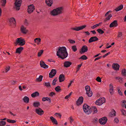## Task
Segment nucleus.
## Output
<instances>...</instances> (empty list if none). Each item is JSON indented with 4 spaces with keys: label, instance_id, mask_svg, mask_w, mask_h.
<instances>
[{
    "label": "nucleus",
    "instance_id": "60",
    "mask_svg": "<svg viewBox=\"0 0 126 126\" xmlns=\"http://www.w3.org/2000/svg\"><path fill=\"white\" fill-rule=\"evenodd\" d=\"M110 53V52H109L106 53L104 55H103V58H105L106 56H107V55H108Z\"/></svg>",
    "mask_w": 126,
    "mask_h": 126
},
{
    "label": "nucleus",
    "instance_id": "39",
    "mask_svg": "<svg viewBox=\"0 0 126 126\" xmlns=\"http://www.w3.org/2000/svg\"><path fill=\"white\" fill-rule=\"evenodd\" d=\"M121 111L123 115L124 116L126 115V111L125 110L122 109H121Z\"/></svg>",
    "mask_w": 126,
    "mask_h": 126
},
{
    "label": "nucleus",
    "instance_id": "19",
    "mask_svg": "<svg viewBox=\"0 0 126 126\" xmlns=\"http://www.w3.org/2000/svg\"><path fill=\"white\" fill-rule=\"evenodd\" d=\"M88 50L87 47L85 45L83 46L81 48V51L82 53H85L87 52Z\"/></svg>",
    "mask_w": 126,
    "mask_h": 126
},
{
    "label": "nucleus",
    "instance_id": "48",
    "mask_svg": "<svg viewBox=\"0 0 126 126\" xmlns=\"http://www.w3.org/2000/svg\"><path fill=\"white\" fill-rule=\"evenodd\" d=\"M57 80V78H55L53 80L52 84L53 85H55L56 84V82Z\"/></svg>",
    "mask_w": 126,
    "mask_h": 126
},
{
    "label": "nucleus",
    "instance_id": "29",
    "mask_svg": "<svg viewBox=\"0 0 126 126\" xmlns=\"http://www.w3.org/2000/svg\"><path fill=\"white\" fill-rule=\"evenodd\" d=\"M123 5H121L118 7L117 8H116L115 9V10L117 12L118 11L121 10L123 8Z\"/></svg>",
    "mask_w": 126,
    "mask_h": 126
},
{
    "label": "nucleus",
    "instance_id": "59",
    "mask_svg": "<svg viewBox=\"0 0 126 126\" xmlns=\"http://www.w3.org/2000/svg\"><path fill=\"white\" fill-rule=\"evenodd\" d=\"M47 98H48V99L49 97H44L42 98V100L43 101H45L46 100H47L46 99Z\"/></svg>",
    "mask_w": 126,
    "mask_h": 126
},
{
    "label": "nucleus",
    "instance_id": "27",
    "mask_svg": "<svg viewBox=\"0 0 126 126\" xmlns=\"http://www.w3.org/2000/svg\"><path fill=\"white\" fill-rule=\"evenodd\" d=\"M110 92L111 94H113V87L112 85L111 84H110Z\"/></svg>",
    "mask_w": 126,
    "mask_h": 126
},
{
    "label": "nucleus",
    "instance_id": "51",
    "mask_svg": "<svg viewBox=\"0 0 126 126\" xmlns=\"http://www.w3.org/2000/svg\"><path fill=\"white\" fill-rule=\"evenodd\" d=\"M37 40L38 42H40L41 41V39L39 38H36L34 40V42L35 43H36V40Z\"/></svg>",
    "mask_w": 126,
    "mask_h": 126
},
{
    "label": "nucleus",
    "instance_id": "4",
    "mask_svg": "<svg viewBox=\"0 0 126 126\" xmlns=\"http://www.w3.org/2000/svg\"><path fill=\"white\" fill-rule=\"evenodd\" d=\"M83 108L84 111L87 114H89L91 113L90 108L89 106L86 104H84L83 106Z\"/></svg>",
    "mask_w": 126,
    "mask_h": 126
},
{
    "label": "nucleus",
    "instance_id": "28",
    "mask_svg": "<svg viewBox=\"0 0 126 126\" xmlns=\"http://www.w3.org/2000/svg\"><path fill=\"white\" fill-rule=\"evenodd\" d=\"M33 105L34 107H38L40 105V104L38 102H35L34 103Z\"/></svg>",
    "mask_w": 126,
    "mask_h": 126
},
{
    "label": "nucleus",
    "instance_id": "3",
    "mask_svg": "<svg viewBox=\"0 0 126 126\" xmlns=\"http://www.w3.org/2000/svg\"><path fill=\"white\" fill-rule=\"evenodd\" d=\"M16 41V42L15 43L16 45L18 44L19 45L23 46L25 44V42L24 39L21 37L17 38Z\"/></svg>",
    "mask_w": 126,
    "mask_h": 126
},
{
    "label": "nucleus",
    "instance_id": "34",
    "mask_svg": "<svg viewBox=\"0 0 126 126\" xmlns=\"http://www.w3.org/2000/svg\"><path fill=\"white\" fill-rule=\"evenodd\" d=\"M85 89L86 91V92H88L89 91H90V88L88 86H86L85 87Z\"/></svg>",
    "mask_w": 126,
    "mask_h": 126
},
{
    "label": "nucleus",
    "instance_id": "13",
    "mask_svg": "<svg viewBox=\"0 0 126 126\" xmlns=\"http://www.w3.org/2000/svg\"><path fill=\"white\" fill-rule=\"evenodd\" d=\"M98 40V38L96 36H93L90 38L89 40V42L91 43L93 42H95Z\"/></svg>",
    "mask_w": 126,
    "mask_h": 126
},
{
    "label": "nucleus",
    "instance_id": "54",
    "mask_svg": "<svg viewBox=\"0 0 126 126\" xmlns=\"http://www.w3.org/2000/svg\"><path fill=\"white\" fill-rule=\"evenodd\" d=\"M126 104V101L125 100H123L122 101V106L123 107H124L125 106Z\"/></svg>",
    "mask_w": 126,
    "mask_h": 126
},
{
    "label": "nucleus",
    "instance_id": "25",
    "mask_svg": "<svg viewBox=\"0 0 126 126\" xmlns=\"http://www.w3.org/2000/svg\"><path fill=\"white\" fill-rule=\"evenodd\" d=\"M23 100L24 102L26 103H28L29 102V99L28 97L26 96L23 98Z\"/></svg>",
    "mask_w": 126,
    "mask_h": 126
},
{
    "label": "nucleus",
    "instance_id": "30",
    "mask_svg": "<svg viewBox=\"0 0 126 126\" xmlns=\"http://www.w3.org/2000/svg\"><path fill=\"white\" fill-rule=\"evenodd\" d=\"M112 16V15L111 14L109 15L108 17H107L106 19L104 20V21L105 22H106L108 20H110V17Z\"/></svg>",
    "mask_w": 126,
    "mask_h": 126
},
{
    "label": "nucleus",
    "instance_id": "23",
    "mask_svg": "<svg viewBox=\"0 0 126 126\" xmlns=\"http://www.w3.org/2000/svg\"><path fill=\"white\" fill-rule=\"evenodd\" d=\"M46 2L49 6H51L52 3V0H46Z\"/></svg>",
    "mask_w": 126,
    "mask_h": 126
},
{
    "label": "nucleus",
    "instance_id": "1",
    "mask_svg": "<svg viewBox=\"0 0 126 126\" xmlns=\"http://www.w3.org/2000/svg\"><path fill=\"white\" fill-rule=\"evenodd\" d=\"M68 55V54L65 47H59V49L57 52V56L62 59H63L67 57Z\"/></svg>",
    "mask_w": 126,
    "mask_h": 126
},
{
    "label": "nucleus",
    "instance_id": "45",
    "mask_svg": "<svg viewBox=\"0 0 126 126\" xmlns=\"http://www.w3.org/2000/svg\"><path fill=\"white\" fill-rule=\"evenodd\" d=\"M72 49L74 52H75L77 50V48L76 46H72Z\"/></svg>",
    "mask_w": 126,
    "mask_h": 126
},
{
    "label": "nucleus",
    "instance_id": "64",
    "mask_svg": "<svg viewBox=\"0 0 126 126\" xmlns=\"http://www.w3.org/2000/svg\"><path fill=\"white\" fill-rule=\"evenodd\" d=\"M102 56H100V57H97V58H96L94 60V61H96L98 60H99L100 59L101 57H102Z\"/></svg>",
    "mask_w": 126,
    "mask_h": 126
},
{
    "label": "nucleus",
    "instance_id": "44",
    "mask_svg": "<svg viewBox=\"0 0 126 126\" xmlns=\"http://www.w3.org/2000/svg\"><path fill=\"white\" fill-rule=\"evenodd\" d=\"M6 122L4 121H0V126H3L5 125Z\"/></svg>",
    "mask_w": 126,
    "mask_h": 126
},
{
    "label": "nucleus",
    "instance_id": "38",
    "mask_svg": "<svg viewBox=\"0 0 126 126\" xmlns=\"http://www.w3.org/2000/svg\"><path fill=\"white\" fill-rule=\"evenodd\" d=\"M55 90L57 92H59L61 90L60 87L59 86H57L55 88Z\"/></svg>",
    "mask_w": 126,
    "mask_h": 126
},
{
    "label": "nucleus",
    "instance_id": "7",
    "mask_svg": "<svg viewBox=\"0 0 126 126\" xmlns=\"http://www.w3.org/2000/svg\"><path fill=\"white\" fill-rule=\"evenodd\" d=\"M34 9V6L33 4H31L28 6V12L29 13H31L33 12Z\"/></svg>",
    "mask_w": 126,
    "mask_h": 126
},
{
    "label": "nucleus",
    "instance_id": "46",
    "mask_svg": "<svg viewBox=\"0 0 126 126\" xmlns=\"http://www.w3.org/2000/svg\"><path fill=\"white\" fill-rule=\"evenodd\" d=\"M92 109L93 110L94 113H96L97 112V110L96 107L95 106H93L92 107Z\"/></svg>",
    "mask_w": 126,
    "mask_h": 126
},
{
    "label": "nucleus",
    "instance_id": "21",
    "mask_svg": "<svg viewBox=\"0 0 126 126\" xmlns=\"http://www.w3.org/2000/svg\"><path fill=\"white\" fill-rule=\"evenodd\" d=\"M64 76L63 74L60 75L59 77V82H61L63 81L64 80Z\"/></svg>",
    "mask_w": 126,
    "mask_h": 126
},
{
    "label": "nucleus",
    "instance_id": "55",
    "mask_svg": "<svg viewBox=\"0 0 126 126\" xmlns=\"http://www.w3.org/2000/svg\"><path fill=\"white\" fill-rule=\"evenodd\" d=\"M99 26V24H96L95 25H94V26H92L91 27V28H92V29H94L97 26Z\"/></svg>",
    "mask_w": 126,
    "mask_h": 126
},
{
    "label": "nucleus",
    "instance_id": "6",
    "mask_svg": "<svg viewBox=\"0 0 126 126\" xmlns=\"http://www.w3.org/2000/svg\"><path fill=\"white\" fill-rule=\"evenodd\" d=\"M105 99L104 97L99 98L95 102V104L98 105H101L105 102Z\"/></svg>",
    "mask_w": 126,
    "mask_h": 126
},
{
    "label": "nucleus",
    "instance_id": "35",
    "mask_svg": "<svg viewBox=\"0 0 126 126\" xmlns=\"http://www.w3.org/2000/svg\"><path fill=\"white\" fill-rule=\"evenodd\" d=\"M115 79L118 80V81L120 83L122 82V78L120 77H116Z\"/></svg>",
    "mask_w": 126,
    "mask_h": 126
},
{
    "label": "nucleus",
    "instance_id": "24",
    "mask_svg": "<svg viewBox=\"0 0 126 126\" xmlns=\"http://www.w3.org/2000/svg\"><path fill=\"white\" fill-rule=\"evenodd\" d=\"M50 118L53 123H54V124L56 125L58 124V122L53 117H50Z\"/></svg>",
    "mask_w": 126,
    "mask_h": 126
},
{
    "label": "nucleus",
    "instance_id": "15",
    "mask_svg": "<svg viewBox=\"0 0 126 126\" xmlns=\"http://www.w3.org/2000/svg\"><path fill=\"white\" fill-rule=\"evenodd\" d=\"M40 64L41 67L44 68H48V66L43 61H40Z\"/></svg>",
    "mask_w": 126,
    "mask_h": 126
},
{
    "label": "nucleus",
    "instance_id": "61",
    "mask_svg": "<svg viewBox=\"0 0 126 126\" xmlns=\"http://www.w3.org/2000/svg\"><path fill=\"white\" fill-rule=\"evenodd\" d=\"M114 122L116 123H117L119 122V120L118 118H116L114 120Z\"/></svg>",
    "mask_w": 126,
    "mask_h": 126
},
{
    "label": "nucleus",
    "instance_id": "17",
    "mask_svg": "<svg viewBox=\"0 0 126 126\" xmlns=\"http://www.w3.org/2000/svg\"><path fill=\"white\" fill-rule=\"evenodd\" d=\"M21 32L24 34H26L27 32V30L26 28L23 26H22L21 27Z\"/></svg>",
    "mask_w": 126,
    "mask_h": 126
},
{
    "label": "nucleus",
    "instance_id": "58",
    "mask_svg": "<svg viewBox=\"0 0 126 126\" xmlns=\"http://www.w3.org/2000/svg\"><path fill=\"white\" fill-rule=\"evenodd\" d=\"M45 85L47 87H49L50 86V84L49 82L45 83Z\"/></svg>",
    "mask_w": 126,
    "mask_h": 126
},
{
    "label": "nucleus",
    "instance_id": "10",
    "mask_svg": "<svg viewBox=\"0 0 126 126\" xmlns=\"http://www.w3.org/2000/svg\"><path fill=\"white\" fill-rule=\"evenodd\" d=\"M36 112L38 115H41L44 113V111L40 108L36 109H35Z\"/></svg>",
    "mask_w": 126,
    "mask_h": 126
},
{
    "label": "nucleus",
    "instance_id": "22",
    "mask_svg": "<svg viewBox=\"0 0 126 126\" xmlns=\"http://www.w3.org/2000/svg\"><path fill=\"white\" fill-rule=\"evenodd\" d=\"M23 47H20L17 48L16 50V53H20L23 50Z\"/></svg>",
    "mask_w": 126,
    "mask_h": 126
},
{
    "label": "nucleus",
    "instance_id": "33",
    "mask_svg": "<svg viewBox=\"0 0 126 126\" xmlns=\"http://www.w3.org/2000/svg\"><path fill=\"white\" fill-rule=\"evenodd\" d=\"M7 121L8 122L12 123H14L16 122L15 120H12L9 119H7Z\"/></svg>",
    "mask_w": 126,
    "mask_h": 126
},
{
    "label": "nucleus",
    "instance_id": "8",
    "mask_svg": "<svg viewBox=\"0 0 126 126\" xmlns=\"http://www.w3.org/2000/svg\"><path fill=\"white\" fill-rule=\"evenodd\" d=\"M86 27L85 25H83L82 26H79L78 27H75L74 28H72L71 29L76 31H79L83 29Z\"/></svg>",
    "mask_w": 126,
    "mask_h": 126
},
{
    "label": "nucleus",
    "instance_id": "43",
    "mask_svg": "<svg viewBox=\"0 0 126 126\" xmlns=\"http://www.w3.org/2000/svg\"><path fill=\"white\" fill-rule=\"evenodd\" d=\"M87 59V57L85 55H83L81 56L80 59H81L83 60H86Z\"/></svg>",
    "mask_w": 126,
    "mask_h": 126
},
{
    "label": "nucleus",
    "instance_id": "37",
    "mask_svg": "<svg viewBox=\"0 0 126 126\" xmlns=\"http://www.w3.org/2000/svg\"><path fill=\"white\" fill-rule=\"evenodd\" d=\"M43 50H40L38 52V56L39 57L41 56V55L43 53Z\"/></svg>",
    "mask_w": 126,
    "mask_h": 126
},
{
    "label": "nucleus",
    "instance_id": "63",
    "mask_svg": "<svg viewBox=\"0 0 126 126\" xmlns=\"http://www.w3.org/2000/svg\"><path fill=\"white\" fill-rule=\"evenodd\" d=\"M69 118L70 119V123H71L73 121V119L71 117H70Z\"/></svg>",
    "mask_w": 126,
    "mask_h": 126
},
{
    "label": "nucleus",
    "instance_id": "20",
    "mask_svg": "<svg viewBox=\"0 0 126 126\" xmlns=\"http://www.w3.org/2000/svg\"><path fill=\"white\" fill-rule=\"evenodd\" d=\"M71 63L69 61H66L64 63V66L65 67H68L71 65Z\"/></svg>",
    "mask_w": 126,
    "mask_h": 126
},
{
    "label": "nucleus",
    "instance_id": "57",
    "mask_svg": "<svg viewBox=\"0 0 126 126\" xmlns=\"http://www.w3.org/2000/svg\"><path fill=\"white\" fill-rule=\"evenodd\" d=\"M55 94V93L53 92H51L49 94V95L50 96H53Z\"/></svg>",
    "mask_w": 126,
    "mask_h": 126
},
{
    "label": "nucleus",
    "instance_id": "12",
    "mask_svg": "<svg viewBox=\"0 0 126 126\" xmlns=\"http://www.w3.org/2000/svg\"><path fill=\"white\" fill-rule=\"evenodd\" d=\"M83 98L82 96L79 97L78 100L77 101L76 103L78 105H81L83 102Z\"/></svg>",
    "mask_w": 126,
    "mask_h": 126
},
{
    "label": "nucleus",
    "instance_id": "47",
    "mask_svg": "<svg viewBox=\"0 0 126 126\" xmlns=\"http://www.w3.org/2000/svg\"><path fill=\"white\" fill-rule=\"evenodd\" d=\"M10 66H7L5 68V73H7V72L10 70Z\"/></svg>",
    "mask_w": 126,
    "mask_h": 126
},
{
    "label": "nucleus",
    "instance_id": "52",
    "mask_svg": "<svg viewBox=\"0 0 126 126\" xmlns=\"http://www.w3.org/2000/svg\"><path fill=\"white\" fill-rule=\"evenodd\" d=\"M29 24V22L27 20L25 19L24 23V25L26 26H27Z\"/></svg>",
    "mask_w": 126,
    "mask_h": 126
},
{
    "label": "nucleus",
    "instance_id": "26",
    "mask_svg": "<svg viewBox=\"0 0 126 126\" xmlns=\"http://www.w3.org/2000/svg\"><path fill=\"white\" fill-rule=\"evenodd\" d=\"M39 95V94L38 92H36L32 94L31 95V96L32 97H33L35 96H38Z\"/></svg>",
    "mask_w": 126,
    "mask_h": 126
},
{
    "label": "nucleus",
    "instance_id": "36",
    "mask_svg": "<svg viewBox=\"0 0 126 126\" xmlns=\"http://www.w3.org/2000/svg\"><path fill=\"white\" fill-rule=\"evenodd\" d=\"M43 78V76L41 75H40L38 78L36 79L38 81H40L42 80Z\"/></svg>",
    "mask_w": 126,
    "mask_h": 126
},
{
    "label": "nucleus",
    "instance_id": "56",
    "mask_svg": "<svg viewBox=\"0 0 126 126\" xmlns=\"http://www.w3.org/2000/svg\"><path fill=\"white\" fill-rule=\"evenodd\" d=\"M55 115L57 116L58 117L59 116L60 118L61 117V115L59 113H55Z\"/></svg>",
    "mask_w": 126,
    "mask_h": 126
},
{
    "label": "nucleus",
    "instance_id": "49",
    "mask_svg": "<svg viewBox=\"0 0 126 126\" xmlns=\"http://www.w3.org/2000/svg\"><path fill=\"white\" fill-rule=\"evenodd\" d=\"M68 41H69L71 44H74L75 42V41L73 40L70 39H68Z\"/></svg>",
    "mask_w": 126,
    "mask_h": 126
},
{
    "label": "nucleus",
    "instance_id": "14",
    "mask_svg": "<svg viewBox=\"0 0 126 126\" xmlns=\"http://www.w3.org/2000/svg\"><path fill=\"white\" fill-rule=\"evenodd\" d=\"M113 68L116 70H118L119 68V65L117 64L114 63L112 65Z\"/></svg>",
    "mask_w": 126,
    "mask_h": 126
},
{
    "label": "nucleus",
    "instance_id": "53",
    "mask_svg": "<svg viewBox=\"0 0 126 126\" xmlns=\"http://www.w3.org/2000/svg\"><path fill=\"white\" fill-rule=\"evenodd\" d=\"M96 80L98 82H101V79L100 78L98 77H97L96 79Z\"/></svg>",
    "mask_w": 126,
    "mask_h": 126
},
{
    "label": "nucleus",
    "instance_id": "32",
    "mask_svg": "<svg viewBox=\"0 0 126 126\" xmlns=\"http://www.w3.org/2000/svg\"><path fill=\"white\" fill-rule=\"evenodd\" d=\"M86 94L89 97H91L93 95L92 91H89L88 92H86Z\"/></svg>",
    "mask_w": 126,
    "mask_h": 126
},
{
    "label": "nucleus",
    "instance_id": "2",
    "mask_svg": "<svg viewBox=\"0 0 126 126\" xmlns=\"http://www.w3.org/2000/svg\"><path fill=\"white\" fill-rule=\"evenodd\" d=\"M63 8L62 7H58L54 9L51 12V14L53 16H56L62 13Z\"/></svg>",
    "mask_w": 126,
    "mask_h": 126
},
{
    "label": "nucleus",
    "instance_id": "18",
    "mask_svg": "<svg viewBox=\"0 0 126 126\" xmlns=\"http://www.w3.org/2000/svg\"><path fill=\"white\" fill-rule=\"evenodd\" d=\"M9 22L10 24H14L15 26L16 25V22L15 18L12 17L9 20Z\"/></svg>",
    "mask_w": 126,
    "mask_h": 126
},
{
    "label": "nucleus",
    "instance_id": "50",
    "mask_svg": "<svg viewBox=\"0 0 126 126\" xmlns=\"http://www.w3.org/2000/svg\"><path fill=\"white\" fill-rule=\"evenodd\" d=\"M82 65V64H79L78 66L77 67V71H76V73H77L79 70L80 67H81Z\"/></svg>",
    "mask_w": 126,
    "mask_h": 126
},
{
    "label": "nucleus",
    "instance_id": "40",
    "mask_svg": "<svg viewBox=\"0 0 126 126\" xmlns=\"http://www.w3.org/2000/svg\"><path fill=\"white\" fill-rule=\"evenodd\" d=\"M1 2L2 3V6H4L5 5V4L6 3V0H1Z\"/></svg>",
    "mask_w": 126,
    "mask_h": 126
},
{
    "label": "nucleus",
    "instance_id": "42",
    "mask_svg": "<svg viewBox=\"0 0 126 126\" xmlns=\"http://www.w3.org/2000/svg\"><path fill=\"white\" fill-rule=\"evenodd\" d=\"M122 74L123 76H125L126 74V70L125 69H124L122 71Z\"/></svg>",
    "mask_w": 126,
    "mask_h": 126
},
{
    "label": "nucleus",
    "instance_id": "41",
    "mask_svg": "<svg viewBox=\"0 0 126 126\" xmlns=\"http://www.w3.org/2000/svg\"><path fill=\"white\" fill-rule=\"evenodd\" d=\"M97 31L99 33L102 34L104 33V32L101 29H98L97 30Z\"/></svg>",
    "mask_w": 126,
    "mask_h": 126
},
{
    "label": "nucleus",
    "instance_id": "9",
    "mask_svg": "<svg viewBox=\"0 0 126 126\" xmlns=\"http://www.w3.org/2000/svg\"><path fill=\"white\" fill-rule=\"evenodd\" d=\"M107 120L106 117H103L99 120V122L102 125H104L106 123Z\"/></svg>",
    "mask_w": 126,
    "mask_h": 126
},
{
    "label": "nucleus",
    "instance_id": "16",
    "mask_svg": "<svg viewBox=\"0 0 126 126\" xmlns=\"http://www.w3.org/2000/svg\"><path fill=\"white\" fill-rule=\"evenodd\" d=\"M118 24L117 23V21L116 20H115L112 22L110 24V27H116L117 26Z\"/></svg>",
    "mask_w": 126,
    "mask_h": 126
},
{
    "label": "nucleus",
    "instance_id": "11",
    "mask_svg": "<svg viewBox=\"0 0 126 126\" xmlns=\"http://www.w3.org/2000/svg\"><path fill=\"white\" fill-rule=\"evenodd\" d=\"M56 73V70L55 69H52L49 74V77L50 78H52L54 76Z\"/></svg>",
    "mask_w": 126,
    "mask_h": 126
},
{
    "label": "nucleus",
    "instance_id": "5",
    "mask_svg": "<svg viewBox=\"0 0 126 126\" xmlns=\"http://www.w3.org/2000/svg\"><path fill=\"white\" fill-rule=\"evenodd\" d=\"M22 2V0H15V4L16 10H18L20 9V7L21 6Z\"/></svg>",
    "mask_w": 126,
    "mask_h": 126
},
{
    "label": "nucleus",
    "instance_id": "62",
    "mask_svg": "<svg viewBox=\"0 0 126 126\" xmlns=\"http://www.w3.org/2000/svg\"><path fill=\"white\" fill-rule=\"evenodd\" d=\"M122 36V33L121 32H119L118 33V37H120Z\"/></svg>",
    "mask_w": 126,
    "mask_h": 126
},
{
    "label": "nucleus",
    "instance_id": "31",
    "mask_svg": "<svg viewBox=\"0 0 126 126\" xmlns=\"http://www.w3.org/2000/svg\"><path fill=\"white\" fill-rule=\"evenodd\" d=\"M110 114L111 115V116H115L116 115V112L115 110H113L110 113Z\"/></svg>",
    "mask_w": 126,
    "mask_h": 126
}]
</instances>
